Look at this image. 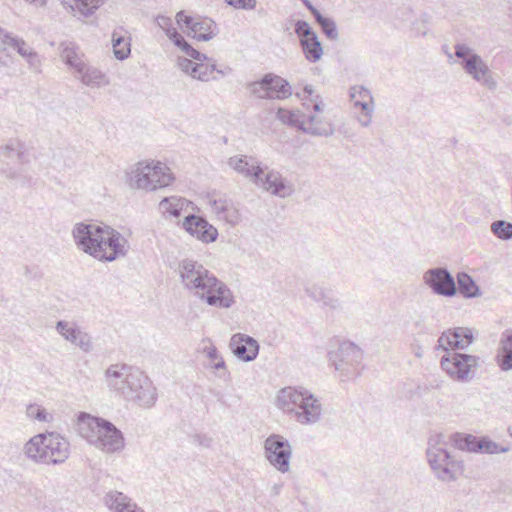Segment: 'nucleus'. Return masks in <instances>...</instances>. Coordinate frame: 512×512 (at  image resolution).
I'll return each instance as SVG.
<instances>
[{
  "label": "nucleus",
  "instance_id": "nucleus-20",
  "mask_svg": "<svg viewBox=\"0 0 512 512\" xmlns=\"http://www.w3.org/2000/svg\"><path fill=\"white\" fill-rule=\"evenodd\" d=\"M230 348L237 358L245 362L254 360L259 352L258 342L244 334H234L230 340Z\"/></svg>",
  "mask_w": 512,
  "mask_h": 512
},
{
  "label": "nucleus",
  "instance_id": "nucleus-10",
  "mask_svg": "<svg viewBox=\"0 0 512 512\" xmlns=\"http://www.w3.org/2000/svg\"><path fill=\"white\" fill-rule=\"evenodd\" d=\"M264 453L268 462L279 472L290 469L292 446L287 439L278 434L270 435L264 442Z\"/></svg>",
  "mask_w": 512,
  "mask_h": 512
},
{
  "label": "nucleus",
  "instance_id": "nucleus-9",
  "mask_svg": "<svg viewBox=\"0 0 512 512\" xmlns=\"http://www.w3.org/2000/svg\"><path fill=\"white\" fill-rule=\"evenodd\" d=\"M454 48L455 55L460 60L467 74L472 76L476 81H481L489 89L496 88L497 83L491 77L488 66L478 54L466 44L458 43Z\"/></svg>",
  "mask_w": 512,
  "mask_h": 512
},
{
  "label": "nucleus",
  "instance_id": "nucleus-30",
  "mask_svg": "<svg viewBox=\"0 0 512 512\" xmlns=\"http://www.w3.org/2000/svg\"><path fill=\"white\" fill-rule=\"evenodd\" d=\"M105 503L114 512H137L136 505L122 492H109L105 497Z\"/></svg>",
  "mask_w": 512,
  "mask_h": 512
},
{
  "label": "nucleus",
  "instance_id": "nucleus-56",
  "mask_svg": "<svg viewBox=\"0 0 512 512\" xmlns=\"http://www.w3.org/2000/svg\"><path fill=\"white\" fill-rule=\"evenodd\" d=\"M373 113H363V116L359 118V123L363 127H368L372 122Z\"/></svg>",
  "mask_w": 512,
  "mask_h": 512
},
{
  "label": "nucleus",
  "instance_id": "nucleus-18",
  "mask_svg": "<svg viewBox=\"0 0 512 512\" xmlns=\"http://www.w3.org/2000/svg\"><path fill=\"white\" fill-rule=\"evenodd\" d=\"M474 340L471 329L467 327H456L442 333L438 339V349L449 351V349H465Z\"/></svg>",
  "mask_w": 512,
  "mask_h": 512
},
{
  "label": "nucleus",
  "instance_id": "nucleus-25",
  "mask_svg": "<svg viewBox=\"0 0 512 512\" xmlns=\"http://www.w3.org/2000/svg\"><path fill=\"white\" fill-rule=\"evenodd\" d=\"M147 164L150 170L149 176L151 180H154L156 190L167 187L174 181L173 173L167 165L159 161H151L147 162Z\"/></svg>",
  "mask_w": 512,
  "mask_h": 512
},
{
  "label": "nucleus",
  "instance_id": "nucleus-31",
  "mask_svg": "<svg viewBox=\"0 0 512 512\" xmlns=\"http://www.w3.org/2000/svg\"><path fill=\"white\" fill-rule=\"evenodd\" d=\"M189 203L187 199L182 197H165L160 201L159 209L164 215L168 214L173 217H179L182 211L188 207Z\"/></svg>",
  "mask_w": 512,
  "mask_h": 512
},
{
  "label": "nucleus",
  "instance_id": "nucleus-26",
  "mask_svg": "<svg viewBox=\"0 0 512 512\" xmlns=\"http://www.w3.org/2000/svg\"><path fill=\"white\" fill-rule=\"evenodd\" d=\"M84 55L79 51L78 46L72 42L61 44V59L77 73L81 71L85 63Z\"/></svg>",
  "mask_w": 512,
  "mask_h": 512
},
{
  "label": "nucleus",
  "instance_id": "nucleus-63",
  "mask_svg": "<svg viewBox=\"0 0 512 512\" xmlns=\"http://www.w3.org/2000/svg\"><path fill=\"white\" fill-rule=\"evenodd\" d=\"M6 149L7 150H13V148H11L9 145L6 146Z\"/></svg>",
  "mask_w": 512,
  "mask_h": 512
},
{
  "label": "nucleus",
  "instance_id": "nucleus-54",
  "mask_svg": "<svg viewBox=\"0 0 512 512\" xmlns=\"http://www.w3.org/2000/svg\"><path fill=\"white\" fill-rule=\"evenodd\" d=\"M178 48L181 49V46L187 42L184 37L178 33L177 30L171 31L170 35L167 36Z\"/></svg>",
  "mask_w": 512,
  "mask_h": 512
},
{
  "label": "nucleus",
  "instance_id": "nucleus-38",
  "mask_svg": "<svg viewBox=\"0 0 512 512\" xmlns=\"http://www.w3.org/2000/svg\"><path fill=\"white\" fill-rule=\"evenodd\" d=\"M105 0H74L72 8L83 16H89L97 10Z\"/></svg>",
  "mask_w": 512,
  "mask_h": 512
},
{
  "label": "nucleus",
  "instance_id": "nucleus-39",
  "mask_svg": "<svg viewBox=\"0 0 512 512\" xmlns=\"http://www.w3.org/2000/svg\"><path fill=\"white\" fill-rule=\"evenodd\" d=\"M491 231L496 237L502 240L512 239V223L505 220L494 221L491 224Z\"/></svg>",
  "mask_w": 512,
  "mask_h": 512
},
{
  "label": "nucleus",
  "instance_id": "nucleus-17",
  "mask_svg": "<svg viewBox=\"0 0 512 512\" xmlns=\"http://www.w3.org/2000/svg\"><path fill=\"white\" fill-rule=\"evenodd\" d=\"M46 454L44 455V464H60L68 459L70 454V444L67 439L55 432L47 433Z\"/></svg>",
  "mask_w": 512,
  "mask_h": 512
},
{
  "label": "nucleus",
  "instance_id": "nucleus-42",
  "mask_svg": "<svg viewBox=\"0 0 512 512\" xmlns=\"http://www.w3.org/2000/svg\"><path fill=\"white\" fill-rule=\"evenodd\" d=\"M349 96L351 100L368 99L371 103H373V96L370 90L364 86H352L349 90Z\"/></svg>",
  "mask_w": 512,
  "mask_h": 512
},
{
  "label": "nucleus",
  "instance_id": "nucleus-57",
  "mask_svg": "<svg viewBox=\"0 0 512 512\" xmlns=\"http://www.w3.org/2000/svg\"><path fill=\"white\" fill-rule=\"evenodd\" d=\"M501 338L507 343L506 347L509 345L512 349V329L505 330L501 334Z\"/></svg>",
  "mask_w": 512,
  "mask_h": 512
},
{
  "label": "nucleus",
  "instance_id": "nucleus-7",
  "mask_svg": "<svg viewBox=\"0 0 512 512\" xmlns=\"http://www.w3.org/2000/svg\"><path fill=\"white\" fill-rule=\"evenodd\" d=\"M441 435L430 438L426 457L435 477L442 482L455 481L463 471V462L457 460L440 444Z\"/></svg>",
  "mask_w": 512,
  "mask_h": 512
},
{
  "label": "nucleus",
  "instance_id": "nucleus-8",
  "mask_svg": "<svg viewBox=\"0 0 512 512\" xmlns=\"http://www.w3.org/2000/svg\"><path fill=\"white\" fill-rule=\"evenodd\" d=\"M480 358L456 351H446L441 358V368L455 381H470L479 366Z\"/></svg>",
  "mask_w": 512,
  "mask_h": 512
},
{
  "label": "nucleus",
  "instance_id": "nucleus-34",
  "mask_svg": "<svg viewBox=\"0 0 512 512\" xmlns=\"http://www.w3.org/2000/svg\"><path fill=\"white\" fill-rule=\"evenodd\" d=\"M451 441L459 450L477 453V446H479L480 437L472 434L456 432L451 435Z\"/></svg>",
  "mask_w": 512,
  "mask_h": 512
},
{
  "label": "nucleus",
  "instance_id": "nucleus-41",
  "mask_svg": "<svg viewBox=\"0 0 512 512\" xmlns=\"http://www.w3.org/2000/svg\"><path fill=\"white\" fill-rule=\"evenodd\" d=\"M322 34L325 35V37L332 41L336 42L339 40V32L336 23L333 19L324 17L322 15Z\"/></svg>",
  "mask_w": 512,
  "mask_h": 512
},
{
  "label": "nucleus",
  "instance_id": "nucleus-48",
  "mask_svg": "<svg viewBox=\"0 0 512 512\" xmlns=\"http://www.w3.org/2000/svg\"><path fill=\"white\" fill-rule=\"evenodd\" d=\"M226 3L236 9L252 10L256 6V0H225Z\"/></svg>",
  "mask_w": 512,
  "mask_h": 512
},
{
  "label": "nucleus",
  "instance_id": "nucleus-21",
  "mask_svg": "<svg viewBox=\"0 0 512 512\" xmlns=\"http://www.w3.org/2000/svg\"><path fill=\"white\" fill-rule=\"evenodd\" d=\"M259 187L281 198L288 197L293 192V186L277 171H269L266 175H261V179L254 182Z\"/></svg>",
  "mask_w": 512,
  "mask_h": 512
},
{
  "label": "nucleus",
  "instance_id": "nucleus-59",
  "mask_svg": "<svg viewBox=\"0 0 512 512\" xmlns=\"http://www.w3.org/2000/svg\"><path fill=\"white\" fill-rule=\"evenodd\" d=\"M306 5L309 7V9L311 10V12L313 13L314 15V18L316 20V22L318 24H320V19H321V16H320V11L317 10L316 8L312 7L307 1H305Z\"/></svg>",
  "mask_w": 512,
  "mask_h": 512
},
{
  "label": "nucleus",
  "instance_id": "nucleus-44",
  "mask_svg": "<svg viewBox=\"0 0 512 512\" xmlns=\"http://www.w3.org/2000/svg\"><path fill=\"white\" fill-rule=\"evenodd\" d=\"M22 40L23 39L14 36L12 33L8 32L6 30H3L0 34V41H1L2 45L4 46V49L12 48V49L16 50Z\"/></svg>",
  "mask_w": 512,
  "mask_h": 512
},
{
  "label": "nucleus",
  "instance_id": "nucleus-2",
  "mask_svg": "<svg viewBox=\"0 0 512 512\" xmlns=\"http://www.w3.org/2000/svg\"><path fill=\"white\" fill-rule=\"evenodd\" d=\"M177 273L184 289L209 306L230 308L234 304L231 290L203 264L185 258L178 263Z\"/></svg>",
  "mask_w": 512,
  "mask_h": 512
},
{
  "label": "nucleus",
  "instance_id": "nucleus-61",
  "mask_svg": "<svg viewBox=\"0 0 512 512\" xmlns=\"http://www.w3.org/2000/svg\"><path fill=\"white\" fill-rule=\"evenodd\" d=\"M304 92L308 95V96H311L312 93H313V89H312V86L311 85H306L304 87Z\"/></svg>",
  "mask_w": 512,
  "mask_h": 512
},
{
  "label": "nucleus",
  "instance_id": "nucleus-51",
  "mask_svg": "<svg viewBox=\"0 0 512 512\" xmlns=\"http://www.w3.org/2000/svg\"><path fill=\"white\" fill-rule=\"evenodd\" d=\"M157 25L165 31L166 36L170 35L171 31H175L176 29L172 27V21L169 17L166 16H158L156 18Z\"/></svg>",
  "mask_w": 512,
  "mask_h": 512
},
{
  "label": "nucleus",
  "instance_id": "nucleus-47",
  "mask_svg": "<svg viewBox=\"0 0 512 512\" xmlns=\"http://www.w3.org/2000/svg\"><path fill=\"white\" fill-rule=\"evenodd\" d=\"M181 50L189 57L196 61H204L207 59V56L196 49H194L188 42H185L181 46Z\"/></svg>",
  "mask_w": 512,
  "mask_h": 512
},
{
  "label": "nucleus",
  "instance_id": "nucleus-13",
  "mask_svg": "<svg viewBox=\"0 0 512 512\" xmlns=\"http://www.w3.org/2000/svg\"><path fill=\"white\" fill-rule=\"evenodd\" d=\"M55 329L65 341L83 352L88 353L93 349L91 336L74 321L59 320L56 322Z\"/></svg>",
  "mask_w": 512,
  "mask_h": 512
},
{
  "label": "nucleus",
  "instance_id": "nucleus-33",
  "mask_svg": "<svg viewBox=\"0 0 512 512\" xmlns=\"http://www.w3.org/2000/svg\"><path fill=\"white\" fill-rule=\"evenodd\" d=\"M457 291L465 298H476L481 295L479 286L466 272L457 274Z\"/></svg>",
  "mask_w": 512,
  "mask_h": 512
},
{
  "label": "nucleus",
  "instance_id": "nucleus-37",
  "mask_svg": "<svg viewBox=\"0 0 512 512\" xmlns=\"http://www.w3.org/2000/svg\"><path fill=\"white\" fill-rule=\"evenodd\" d=\"M113 52L117 59L124 60L130 54V43L122 36L112 35Z\"/></svg>",
  "mask_w": 512,
  "mask_h": 512
},
{
  "label": "nucleus",
  "instance_id": "nucleus-40",
  "mask_svg": "<svg viewBox=\"0 0 512 512\" xmlns=\"http://www.w3.org/2000/svg\"><path fill=\"white\" fill-rule=\"evenodd\" d=\"M26 414L29 418L39 422H50L53 416L45 408L38 404H30L26 408Z\"/></svg>",
  "mask_w": 512,
  "mask_h": 512
},
{
  "label": "nucleus",
  "instance_id": "nucleus-28",
  "mask_svg": "<svg viewBox=\"0 0 512 512\" xmlns=\"http://www.w3.org/2000/svg\"><path fill=\"white\" fill-rule=\"evenodd\" d=\"M47 433L38 434L32 437L24 447L25 454L35 462L44 464V455L47 452L46 446Z\"/></svg>",
  "mask_w": 512,
  "mask_h": 512
},
{
  "label": "nucleus",
  "instance_id": "nucleus-6",
  "mask_svg": "<svg viewBox=\"0 0 512 512\" xmlns=\"http://www.w3.org/2000/svg\"><path fill=\"white\" fill-rule=\"evenodd\" d=\"M327 359L330 366L339 372L342 381L359 376V367L363 360V351L351 341L334 339L327 350Z\"/></svg>",
  "mask_w": 512,
  "mask_h": 512
},
{
  "label": "nucleus",
  "instance_id": "nucleus-16",
  "mask_svg": "<svg viewBox=\"0 0 512 512\" xmlns=\"http://www.w3.org/2000/svg\"><path fill=\"white\" fill-rule=\"evenodd\" d=\"M182 227L191 236L203 243H212L218 237L217 229L201 216L193 214L186 216L182 222Z\"/></svg>",
  "mask_w": 512,
  "mask_h": 512
},
{
  "label": "nucleus",
  "instance_id": "nucleus-24",
  "mask_svg": "<svg viewBox=\"0 0 512 512\" xmlns=\"http://www.w3.org/2000/svg\"><path fill=\"white\" fill-rule=\"evenodd\" d=\"M200 352L209 360L210 368L218 371L217 377L224 381L230 380V372L228 371L225 361L219 354L217 348L212 344L210 339L202 340Z\"/></svg>",
  "mask_w": 512,
  "mask_h": 512
},
{
  "label": "nucleus",
  "instance_id": "nucleus-1",
  "mask_svg": "<svg viewBox=\"0 0 512 512\" xmlns=\"http://www.w3.org/2000/svg\"><path fill=\"white\" fill-rule=\"evenodd\" d=\"M76 246L101 262L125 257L130 249L128 240L114 228L97 223H76L72 229Z\"/></svg>",
  "mask_w": 512,
  "mask_h": 512
},
{
  "label": "nucleus",
  "instance_id": "nucleus-14",
  "mask_svg": "<svg viewBox=\"0 0 512 512\" xmlns=\"http://www.w3.org/2000/svg\"><path fill=\"white\" fill-rule=\"evenodd\" d=\"M176 20L179 25L183 24L186 26L188 36L199 41H208L216 35V25L214 21L209 18H194L186 15L184 11H180L176 15Z\"/></svg>",
  "mask_w": 512,
  "mask_h": 512
},
{
  "label": "nucleus",
  "instance_id": "nucleus-55",
  "mask_svg": "<svg viewBox=\"0 0 512 512\" xmlns=\"http://www.w3.org/2000/svg\"><path fill=\"white\" fill-rule=\"evenodd\" d=\"M335 127L331 122L322 123V136L328 137L334 134Z\"/></svg>",
  "mask_w": 512,
  "mask_h": 512
},
{
  "label": "nucleus",
  "instance_id": "nucleus-35",
  "mask_svg": "<svg viewBox=\"0 0 512 512\" xmlns=\"http://www.w3.org/2000/svg\"><path fill=\"white\" fill-rule=\"evenodd\" d=\"M506 342L500 338L496 354V361L502 371L512 370V349Z\"/></svg>",
  "mask_w": 512,
  "mask_h": 512
},
{
  "label": "nucleus",
  "instance_id": "nucleus-53",
  "mask_svg": "<svg viewBox=\"0 0 512 512\" xmlns=\"http://www.w3.org/2000/svg\"><path fill=\"white\" fill-rule=\"evenodd\" d=\"M178 48L181 49V46L187 42L184 37L178 33L177 30L171 31L170 35L167 36Z\"/></svg>",
  "mask_w": 512,
  "mask_h": 512
},
{
  "label": "nucleus",
  "instance_id": "nucleus-15",
  "mask_svg": "<svg viewBox=\"0 0 512 512\" xmlns=\"http://www.w3.org/2000/svg\"><path fill=\"white\" fill-rule=\"evenodd\" d=\"M277 118L283 124L297 127L303 132L310 133L312 135L320 134V126L314 115L300 113L298 110L293 111L279 108L277 111Z\"/></svg>",
  "mask_w": 512,
  "mask_h": 512
},
{
  "label": "nucleus",
  "instance_id": "nucleus-43",
  "mask_svg": "<svg viewBox=\"0 0 512 512\" xmlns=\"http://www.w3.org/2000/svg\"><path fill=\"white\" fill-rule=\"evenodd\" d=\"M22 40L23 39L14 36L12 33L8 32L6 30H3L0 34V41H1L2 45L4 46V49L12 48V49L16 50Z\"/></svg>",
  "mask_w": 512,
  "mask_h": 512
},
{
  "label": "nucleus",
  "instance_id": "nucleus-45",
  "mask_svg": "<svg viewBox=\"0 0 512 512\" xmlns=\"http://www.w3.org/2000/svg\"><path fill=\"white\" fill-rule=\"evenodd\" d=\"M177 66L181 71L193 78V74L196 73L197 62H193L192 60L185 57H178Z\"/></svg>",
  "mask_w": 512,
  "mask_h": 512
},
{
  "label": "nucleus",
  "instance_id": "nucleus-29",
  "mask_svg": "<svg viewBox=\"0 0 512 512\" xmlns=\"http://www.w3.org/2000/svg\"><path fill=\"white\" fill-rule=\"evenodd\" d=\"M77 74L83 84L92 88L109 84V79L104 73L95 67L88 66L86 63H84L83 68Z\"/></svg>",
  "mask_w": 512,
  "mask_h": 512
},
{
  "label": "nucleus",
  "instance_id": "nucleus-19",
  "mask_svg": "<svg viewBox=\"0 0 512 512\" xmlns=\"http://www.w3.org/2000/svg\"><path fill=\"white\" fill-rule=\"evenodd\" d=\"M295 32L300 38L301 46L306 58L316 62L320 59V41L309 24L305 21H297Z\"/></svg>",
  "mask_w": 512,
  "mask_h": 512
},
{
  "label": "nucleus",
  "instance_id": "nucleus-32",
  "mask_svg": "<svg viewBox=\"0 0 512 512\" xmlns=\"http://www.w3.org/2000/svg\"><path fill=\"white\" fill-rule=\"evenodd\" d=\"M322 310L327 318H334L343 312V303L336 292L332 290L322 291Z\"/></svg>",
  "mask_w": 512,
  "mask_h": 512
},
{
  "label": "nucleus",
  "instance_id": "nucleus-22",
  "mask_svg": "<svg viewBox=\"0 0 512 512\" xmlns=\"http://www.w3.org/2000/svg\"><path fill=\"white\" fill-rule=\"evenodd\" d=\"M150 170L147 162H138L127 172V183L133 189L155 191V182L149 176Z\"/></svg>",
  "mask_w": 512,
  "mask_h": 512
},
{
  "label": "nucleus",
  "instance_id": "nucleus-46",
  "mask_svg": "<svg viewBox=\"0 0 512 512\" xmlns=\"http://www.w3.org/2000/svg\"><path fill=\"white\" fill-rule=\"evenodd\" d=\"M16 51L24 58H26L31 64L32 61L36 59L37 54L33 51V49L26 44L24 40L21 41Z\"/></svg>",
  "mask_w": 512,
  "mask_h": 512
},
{
  "label": "nucleus",
  "instance_id": "nucleus-4",
  "mask_svg": "<svg viewBox=\"0 0 512 512\" xmlns=\"http://www.w3.org/2000/svg\"><path fill=\"white\" fill-rule=\"evenodd\" d=\"M77 430L89 444L103 452L115 453L124 448L122 432L105 419L81 412L77 418Z\"/></svg>",
  "mask_w": 512,
  "mask_h": 512
},
{
  "label": "nucleus",
  "instance_id": "nucleus-50",
  "mask_svg": "<svg viewBox=\"0 0 512 512\" xmlns=\"http://www.w3.org/2000/svg\"><path fill=\"white\" fill-rule=\"evenodd\" d=\"M354 104V107L360 108L363 113H373L374 112V102L371 103L368 99H357L351 100Z\"/></svg>",
  "mask_w": 512,
  "mask_h": 512
},
{
  "label": "nucleus",
  "instance_id": "nucleus-49",
  "mask_svg": "<svg viewBox=\"0 0 512 512\" xmlns=\"http://www.w3.org/2000/svg\"><path fill=\"white\" fill-rule=\"evenodd\" d=\"M221 219H224L226 222L235 225L239 222V213L237 209L233 207L232 204L228 207L226 212L221 216Z\"/></svg>",
  "mask_w": 512,
  "mask_h": 512
},
{
  "label": "nucleus",
  "instance_id": "nucleus-64",
  "mask_svg": "<svg viewBox=\"0 0 512 512\" xmlns=\"http://www.w3.org/2000/svg\"><path fill=\"white\" fill-rule=\"evenodd\" d=\"M210 441H211L210 439H207L206 446H209Z\"/></svg>",
  "mask_w": 512,
  "mask_h": 512
},
{
  "label": "nucleus",
  "instance_id": "nucleus-12",
  "mask_svg": "<svg viewBox=\"0 0 512 512\" xmlns=\"http://www.w3.org/2000/svg\"><path fill=\"white\" fill-rule=\"evenodd\" d=\"M423 282L435 295L453 297L457 294L455 279L446 267L428 269L423 274Z\"/></svg>",
  "mask_w": 512,
  "mask_h": 512
},
{
  "label": "nucleus",
  "instance_id": "nucleus-3",
  "mask_svg": "<svg viewBox=\"0 0 512 512\" xmlns=\"http://www.w3.org/2000/svg\"><path fill=\"white\" fill-rule=\"evenodd\" d=\"M107 385L123 398L151 407L156 401V388L139 369L127 365H111L105 372Z\"/></svg>",
  "mask_w": 512,
  "mask_h": 512
},
{
  "label": "nucleus",
  "instance_id": "nucleus-5",
  "mask_svg": "<svg viewBox=\"0 0 512 512\" xmlns=\"http://www.w3.org/2000/svg\"><path fill=\"white\" fill-rule=\"evenodd\" d=\"M276 405L302 425L314 424L320 419L318 399L302 387L289 386L279 390Z\"/></svg>",
  "mask_w": 512,
  "mask_h": 512
},
{
  "label": "nucleus",
  "instance_id": "nucleus-58",
  "mask_svg": "<svg viewBox=\"0 0 512 512\" xmlns=\"http://www.w3.org/2000/svg\"><path fill=\"white\" fill-rule=\"evenodd\" d=\"M338 132L342 134L345 138H352L355 136V133L345 125H342L338 128Z\"/></svg>",
  "mask_w": 512,
  "mask_h": 512
},
{
  "label": "nucleus",
  "instance_id": "nucleus-36",
  "mask_svg": "<svg viewBox=\"0 0 512 512\" xmlns=\"http://www.w3.org/2000/svg\"><path fill=\"white\" fill-rule=\"evenodd\" d=\"M479 454H499L506 453L510 450L507 445H501L491 440L488 436H480V443L477 446Z\"/></svg>",
  "mask_w": 512,
  "mask_h": 512
},
{
  "label": "nucleus",
  "instance_id": "nucleus-52",
  "mask_svg": "<svg viewBox=\"0 0 512 512\" xmlns=\"http://www.w3.org/2000/svg\"><path fill=\"white\" fill-rule=\"evenodd\" d=\"M230 204L226 200H214L212 202V209L217 214L219 218L226 212Z\"/></svg>",
  "mask_w": 512,
  "mask_h": 512
},
{
  "label": "nucleus",
  "instance_id": "nucleus-27",
  "mask_svg": "<svg viewBox=\"0 0 512 512\" xmlns=\"http://www.w3.org/2000/svg\"><path fill=\"white\" fill-rule=\"evenodd\" d=\"M214 72L225 76L231 72V69L229 67H225L224 69H217L215 60L207 57V59L204 61H197L196 73L193 74V78L207 82L211 79H216V77L213 75Z\"/></svg>",
  "mask_w": 512,
  "mask_h": 512
},
{
  "label": "nucleus",
  "instance_id": "nucleus-60",
  "mask_svg": "<svg viewBox=\"0 0 512 512\" xmlns=\"http://www.w3.org/2000/svg\"><path fill=\"white\" fill-rule=\"evenodd\" d=\"M26 3L30 5H34L36 7H42L46 4L47 0H24Z\"/></svg>",
  "mask_w": 512,
  "mask_h": 512
},
{
  "label": "nucleus",
  "instance_id": "nucleus-11",
  "mask_svg": "<svg viewBox=\"0 0 512 512\" xmlns=\"http://www.w3.org/2000/svg\"><path fill=\"white\" fill-rule=\"evenodd\" d=\"M251 93L261 99H285L292 92L289 83L274 74H266L261 80L252 82Z\"/></svg>",
  "mask_w": 512,
  "mask_h": 512
},
{
  "label": "nucleus",
  "instance_id": "nucleus-62",
  "mask_svg": "<svg viewBox=\"0 0 512 512\" xmlns=\"http://www.w3.org/2000/svg\"><path fill=\"white\" fill-rule=\"evenodd\" d=\"M312 106H313V109H314L316 112H317V111H320V102L315 101V102H313Z\"/></svg>",
  "mask_w": 512,
  "mask_h": 512
},
{
  "label": "nucleus",
  "instance_id": "nucleus-23",
  "mask_svg": "<svg viewBox=\"0 0 512 512\" xmlns=\"http://www.w3.org/2000/svg\"><path fill=\"white\" fill-rule=\"evenodd\" d=\"M228 166L253 182L257 181V179H261V175L263 174V170L257 162L243 155L230 157L228 159Z\"/></svg>",
  "mask_w": 512,
  "mask_h": 512
}]
</instances>
